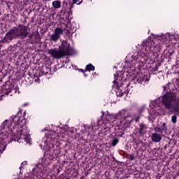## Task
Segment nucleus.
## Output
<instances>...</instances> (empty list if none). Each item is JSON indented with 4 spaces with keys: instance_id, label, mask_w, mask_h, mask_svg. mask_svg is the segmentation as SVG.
Returning <instances> with one entry per match:
<instances>
[{
    "instance_id": "1",
    "label": "nucleus",
    "mask_w": 179,
    "mask_h": 179,
    "mask_svg": "<svg viewBox=\"0 0 179 179\" xmlns=\"http://www.w3.org/2000/svg\"><path fill=\"white\" fill-rule=\"evenodd\" d=\"M29 33H30L29 27L20 24L17 27L10 29L5 35L3 41V43H10L13 38H21L24 40L27 36L29 40H31L33 38V34H30L29 35Z\"/></svg>"
},
{
    "instance_id": "2",
    "label": "nucleus",
    "mask_w": 179,
    "mask_h": 179,
    "mask_svg": "<svg viewBox=\"0 0 179 179\" xmlns=\"http://www.w3.org/2000/svg\"><path fill=\"white\" fill-rule=\"evenodd\" d=\"M160 99L165 110L179 115V97L177 94L173 92H166Z\"/></svg>"
},
{
    "instance_id": "3",
    "label": "nucleus",
    "mask_w": 179,
    "mask_h": 179,
    "mask_svg": "<svg viewBox=\"0 0 179 179\" xmlns=\"http://www.w3.org/2000/svg\"><path fill=\"white\" fill-rule=\"evenodd\" d=\"M48 54L56 59L64 58L66 55H71V45L67 41H62L59 50L56 48L49 50Z\"/></svg>"
},
{
    "instance_id": "4",
    "label": "nucleus",
    "mask_w": 179,
    "mask_h": 179,
    "mask_svg": "<svg viewBox=\"0 0 179 179\" xmlns=\"http://www.w3.org/2000/svg\"><path fill=\"white\" fill-rule=\"evenodd\" d=\"M12 138L14 141L19 142L20 140L24 141L26 143H30V134H29V130L27 127H21L20 130L17 131V133L14 134Z\"/></svg>"
},
{
    "instance_id": "5",
    "label": "nucleus",
    "mask_w": 179,
    "mask_h": 179,
    "mask_svg": "<svg viewBox=\"0 0 179 179\" xmlns=\"http://www.w3.org/2000/svg\"><path fill=\"white\" fill-rule=\"evenodd\" d=\"M102 115L101 116V120H106V121H107L108 122H115V121H117V120L121 118V115H122V114H125V110H121L119 113H117V115H110L107 113L106 115V113L104 112H101Z\"/></svg>"
},
{
    "instance_id": "6",
    "label": "nucleus",
    "mask_w": 179,
    "mask_h": 179,
    "mask_svg": "<svg viewBox=\"0 0 179 179\" xmlns=\"http://www.w3.org/2000/svg\"><path fill=\"white\" fill-rule=\"evenodd\" d=\"M66 30V28L62 27H57L53 34L50 36V41H52L53 43H57L58 40L61 38V36L64 35V31Z\"/></svg>"
},
{
    "instance_id": "7",
    "label": "nucleus",
    "mask_w": 179,
    "mask_h": 179,
    "mask_svg": "<svg viewBox=\"0 0 179 179\" xmlns=\"http://www.w3.org/2000/svg\"><path fill=\"white\" fill-rule=\"evenodd\" d=\"M12 120H6L0 127V139L2 138V135L3 134H6V132H12Z\"/></svg>"
},
{
    "instance_id": "8",
    "label": "nucleus",
    "mask_w": 179,
    "mask_h": 179,
    "mask_svg": "<svg viewBox=\"0 0 179 179\" xmlns=\"http://www.w3.org/2000/svg\"><path fill=\"white\" fill-rule=\"evenodd\" d=\"M143 46L145 47V51L149 52H153V50H155V42L152 38H148L147 40L143 41Z\"/></svg>"
},
{
    "instance_id": "9",
    "label": "nucleus",
    "mask_w": 179,
    "mask_h": 179,
    "mask_svg": "<svg viewBox=\"0 0 179 179\" xmlns=\"http://www.w3.org/2000/svg\"><path fill=\"white\" fill-rule=\"evenodd\" d=\"M146 129H148V127L146 124L141 123L139 125V129H138V134L141 135V136H143L145 134H146Z\"/></svg>"
},
{
    "instance_id": "10",
    "label": "nucleus",
    "mask_w": 179,
    "mask_h": 179,
    "mask_svg": "<svg viewBox=\"0 0 179 179\" xmlns=\"http://www.w3.org/2000/svg\"><path fill=\"white\" fill-rule=\"evenodd\" d=\"M155 131L156 132H159V134H163L164 131H167V126L166 125V123H163L161 127L157 126L155 127Z\"/></svg>"
},
{
    "instance_id": "11",
    "label": "nucleus",
    "mask_w": 179,
    "mask_h": 179,
    "mask_svg": "<svg viewBox=\"0 0 179 179\" xmlns=\"http://www.w3.org/2000/svg\"><path fill=\"white\" fill-rule=\"evenodd\" d=\"M162 135L157 133H153L151 134V140L152 142L159 143L162 141Z\"/></svg>"
},
{
    "instance_id": "12",
    "label": "nucleus",
    "mask_w": 179,
    "mask_h": 179,
    "mask_svg": "<svg viewBox=\"0 0 179 179\" xmlns=\"http://www.w3.org/2000/svg\"><path fill=\"white\" fill-rule=\"evenodd\" d=\"M170 38V34H162L158 37V40L162 41V43H167Z\"/></svg>"
},
{
    "instance_id": "13",
    "label": "nucleus",
    "mask_w": 179,
    "mask_h": 179,
    "mask_svg": "<svg viewBox=\"0 0 179 179\" xmlns=\"http://www.w3.org/2000/svg\"><path fill=\"white\" fill-rule=\"evenodd\" d=\"M22 120L20 119V117H17V116H13L12 117V122H14V124H15L16 125H19V124H20L22 122Z\"/></svg>"
},
{
    "instance_id": "14",
    "label": "nucleus",
    "mask_w": 179,
    "mask_h": 179,
    "mask_svg": "<svg viewBox=\"0 0 179 179\" xmlns=\"http://www.w3.org/2000/svg\"><path fill=\"white\" fill-rule=\"evenodd\" d=\"M52 5L55 9H59V8H61V1L58 0L54 1Z\"/></svg>"
},
{
    "instance_id": "15",
    "label": "nucleus",
    "mask_w": 179,
    "mask_h": 179,
    "mask_svg": "<svg viewBox=\"0 0 179 179\" xmlns=\"http://www.w3.org/2000/svg\"><path fill=\"white\" fill-rule=\"evenodd\" d=\"M5 149H6V145L4 144L3 140H2V141L0 142V155H2Z\"/></svg>"
},
{
    "instance_id": "16",
    "label": "nucleus",
    "mask_w": 179,
    "mask_h": 179,
    "mask_svg": "<svg viewBox=\"0 0 179 179\" xmlns=\"http://www.w3.org/2000/svg\"><path fill=\"white\" fill-rule=\"evenodd\" d=\"M86 71H94V66L92 64H88L86 66Z\"/></svg>"
},
{
    "instance_id": "17",
    "label": "nucleus",
    "mask_w": 179,
    "mask_h": 179,
    "mask_svg": "<svg viewBox=\"0 0 179 179\" xmlns=\"http://www.w3.org/2000/svg\"><path fill=\"white\" fill-rule=\"evenodd\" d=\"M83 2V0H73V3H76V5H80Z\"/></svg>"
},
{
    "instance_id": "18",
    "label": "nucleus",
    "mask_w": 179,
    "mask_h": 179,
    "mask_svg": "<svg viewBox=\"0 0 179 179\" xmlns=\"http://www.w3.org/2000/svg\"><path fill=\"white\" fill-rule=\"evenodd\" d=\"M119 141L118 138H114L112 141V145L113 146H115V145H117V143H118Z\"/></svg>"
},
{
    "instance_id": "19",
    "label": "nucleus",
    "mask_w": 179,
    "mask_h": 179,
    "mask_svg": "<svg viewBox=\"0 0 179 179\" xmlns=\"http://www.w3.org/2000/svg\"><path fill=\"white\" fill-rule=\"evenodd\" d=\"M171 121L173 122V124H176V122H177V116L173 115L171 117Z\"/></svg>"
},
{
    "instance_id": "20",
    "label": "nucleus",
    "mask_w": 179,
    "mask_h": 179,
    "mask_svg": "<svg viewBox=\"0 0 179 179\" xmlns=\"http://www.w3.org/2000/svg\"><path fill=\"white\" fill-rule=\"evenodd\" d=\"M129 159L131 160H134L135 159V156L134 155V154L130 155Z\"/></svg>"
},
{
    "instance_id": "21",
    "label": "nucleus",
    "mask_w": 179,
    "mask_h": 179,
    "mask_svg": "<svg viewBox=\"0 0 179 179\" xmlns=\"http://www.w3.org/2000/svg\"><path fill=\"white\" fill-rule=\"evenodd\" d=\"M140 118H141V116H140V115L136 116V117L135 118V121H136V122H139V119H140Z\"/></svg>"
},
{
    "instance_id": "22",
    "label": "nucleus",
    "mask_w": 179,
    "mask_h": 179,
    "mask_svg": "<svg viewBox=\"0 0 179 179\" xmlns=\"http://www.w3.org/2000/svg\"><path fill=\"white\" fill-rule=\"evenodd\" d=\"M115 80L113 81V83H115L117 82V74H115Z\"/></svg>"
},
{
    "instance_id": "23",
    "label": "nucleus",
    "mask_w": 179,
    "mask_h": 179,
    "mask_svg": "<svg viewBox=\"0 0 179 179\" xmlns=\"http://www.w3.org/2000/svg\"><path fill=\"white\" fill-rule=\"evenodd\" d=\"M6 96H8L9 94V91H8V92H6Z\"/></svg>"
},
{
    "instance_id": "24",
    "label": "nucleus",
    "mask_w": 179,
    "mask_h": 179,
    "mask_svg": "<svg viewBox=\"0 0 179 179\" xmlns=\"http://www.w3.org/2000/svg\"><path fill=\"white\" fill-rule=\"evenodd\" d=\"M124 96V93H122V94H120V96Z\"/></svg>"
},
{
    "instance_id": "25",
    "label": "nucleus",
    "mask_w": 179,
    "mask_h": 179,
    "mask_svg": "<svg viewBox=\"0 0 179 179\" xmlns=\"http://www.w3.org/2000/svg\"><path fill=\"white\" fill-rule=\"evenodd\" d=\"M37 34L38 35V32H37Z\"/></svg>"
},
{
    "instance_id": "26",
    "label": "nucleus",
    "mask_w": 179,
    "mask_h": 179,
    "mask_svg": "<svg viewBox=\"0 0 179 179\" xmlns=\"http://www.w3.org/2000/svg\"><path fill=\"white\" fill-rule=\"evenodd\" d=\"M47 1H50V0H47Z\"/></svg>"
}]
</instances>
